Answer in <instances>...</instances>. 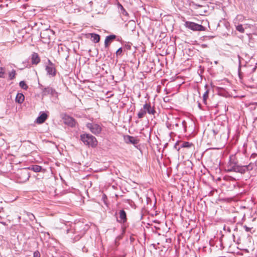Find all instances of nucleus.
<instances>
[{"label":"nucleus","instance_id":"ddd939ff","mask_svg":"<svg viewBox=\"0 0 257 257\" xmlns=\"http://www.w3.org/2000/svg\"><path fill=\"white\" fill-rule=\"evenodd\" d=\"M91 35V40L94 43H98L100 41V36L96 34L91 33L90 34Z\"/></svg>","mask_w":257,"mask_h":257},{"label":"nucleus","instance_id":"f8f14e48","mask_svg":"<svg viewBox=\"0 0 257 257\" xmlns=\"http://www.w3.org/2000/svg\"><path fill=\"white\" fill-rule=\"evenodd\" d=\"M119 220L120 222L124 223L126 221V215L125 212L123 210H121L119 212Z\"/></svg>","mask_w":257,"mask_h":257},{"label":"nucleus","instance_id":"1a4fd4ad","mask_svg":"<svg viewBox=\"0 0 257 257\" xmlns=\"http://www.w3.org/2000/svg\"><path fill=\"white\" fill-rule=\"evenodd\" d=\"M48 115L45 113H42L40 116L37 117L36 122L38 124H42L45 122V121L47 119Z\"/></svg>","mask_w":257,"mask_h":257},{"label":"nucleus","instance_id":"a878e982","mask_svg":"<svg viewBox=\"0 0 257 257\" xmlns=\"http://www.w3.org/2000/svg\"><path fill=\"white\" fill-rule=\"evenodd\" d=\"M47 32L45 31L41 34V37L42 39H45V36L47 35Z\"/></svg>","mask_w":257,"mask_h":257},{"label":"nucleus","instance_id":"9b49d317","mask_svg":"<svg viewBox=\"0 0 257 257\" xmlns=\"http://www.w3.org/2000/svg\"><path fill=\"white\" fill-rule=\"evenodd\" d=\"M116 38V36L114 35H109L107 36L104 42L105 47H108L110 44Z\"/></svg>","mask_w":257,"mask_h":257},{"label":"nucleus","instance_id":"0eeeda50","mask_svg":"<svg viewBox=\"0 0 257 257\" xmlns=\"http://www.w3.org/2000/svg\"><path fill=\"white\" fill-rule=\"evenodd\" d=\"M64 123L70 126L73 127L75 125V119L68 115H65L63 118Z\"/></svg>","mask_w":257,"mask_h":257},{"label":"nucleus","instance_id":"f03ea898","mask_svg":"<svg viewBox=\"0 0 257 257\" xmlns=\"http://www.w3.org/2000/svg\"><path fill=\"white\" fill-rule=\"evenodd\" d=\"M147 112L150 114H154L156 112L154 108H152L150 103H146L143 106V108L141 109L138 113V117L139 118H143Z\"/></svg>","mask_w":257,"mask_h":257},{"label":"nucleus","instance_id":"aec40b11","mask_svg":"<svg viewBox=\"0 0 257 257\" xmlns=\"http://www.w3.org/2000/svg\"><path fill=\"white\" fill-rule=\"evenodd\" d=\"M236 29L240 33H244V29L242 25H238L236 27Z\"/></svg>","mask_w":257,"mask_h":257},{"label":"nucleus","instance_id":"9d476101","mask_svg":"<svg viewBox=\"0 0 257 257\" xmlns=\"http://www.w3.org/2000/svg\"><path fill=\"white\" fill-rule=\"evenodd\" d=\"M31 61L33 64L37 65L40 62V58L37 53H33L31 56Z\"/></svg>","mask_w":257,"mask_h":257},{"label":"nucleus","instance_id":"f257e3e1","mask_svg":"<svg viewBox=\"0 0 257 257\" xmlns=\"http://www.w3.org/2000/svg\"><path fill=\"white\" fill-rule=\"evenodd\" d=\"M80 139L85 145L89 147L95 148L97 146V139L91 135L88 134H82L80 136Z\"/></svg>","mask_w":257,"mask_h":257},{"label":"nucleus","instance_id":"dca6fc26","mask_svg":"<svg viewBox=\"0 0 257 257\" xmlns=\"http://www.w3.org/2000/svg\"><path fill=\"white\" fill-rule=\"evenodd\" d=\"M193 144L191 143H189L188 142H183L181 146V148H191V147H193Z\"/></svg>","mask_w":257,"mask_h":257},{"label":"nucleus","instance_id":"6e6552de","mask_svg":"<svg viewBox=\"0 0 257 257\" xmlns=\"http://www.w3.org/2000/svg\"><path fill=\"white\" fill-rule=\"evenodd\" d=\"M124 140L126 144H132L133 145L137 144L139 141L137 138L128 135L124 137Z\"/></svg>","mask_w":257,"mask_h":257},{"label":"nucleus","instance_id":"b1692460","mask_svg":"<svg viewBox=\"0 0 257 257\" xmlns=\"http://www.w3.org/2000/svg\"><path fill=\"white\" fill-rule=\"evenodd\" d=\"M122 49H121V48H119V49L117 50V51H116V55H121V53H122Z\"/></svg>","mask_w":257,"mask_h":257},{"label":"nucleus","instance_id":"cd10ccee","mask_svg":"<svg viewBox=\"0 0 257 257\" xmlns=\"http://www.w3.org/2000/svg\"><path fill=\"white\" fill-rule=\"evenodd\" d=\"M118 6H119V7L120 8L121 10L123 11L124 12H125L123 7H122V6L121 5L119 4Z\"/></svg>","mask_w":257,"mask_h":257},{"label":"nucleus","instance_id":"393cba45","mask_svg":"<svg viewBox=\"0 0 257 257\" xmlns=\"http://www.w3.org/2000/svg\"><path fill=\"white\" fill-rule=\"evenodd\" d=\"M34 257H40V253L39 251H36L34 252Z\"/></svg>","mask_w":257,"mask_h":257},{"label":"nucleus","instance_id":"4468645a","mask_svg":"<svg viewBox=\"0 0 257 257\" xmlns=\"http://www.w3.org/2000/svg\"><path fill=\"white\" fill-rule=\"evenodd\" d=\"M25 96L22 93H18L16 97V101L22 103L24 101Z\"/></svg>","mask_w":257,"mask_h":257},{"label":"nucleus","instance_id":"412c9836","mask_svg":"<svg viewBox=\"0 0 257 257\" xmlns=\"http://www.w3.org/2000/svg\"><path fill=\"white\" fill-rule=\"evenodd\" d=\"M253 166H254V165L252 163H250L248 165H245V167H246L247 171H249V170H252L253 168Z\"/></svg>","mask_w":257,"mask_h":257},{"label":"nucleus","instance_id":"6ab92c4d","mask_svg":"<svg viewBox=\"0 0 257 257\" xmlns=\"http://www.w3.org/2000/svg\"><path fill=\"white\" fill-rule=\"evenodd\" d=\"M20 86L25 90H27L28 88L27 84L24 81H22L19 83Z\"/></svg>","mask_w":257,"mask_h":257},{"label":"nucleus","instance_id":"423d86ee","mask_svg":"<svg viewBox=\"0 0 257 257\" xmlns=\"http://www.w3.org/2000/svg\"><path fill=\"white\" fill-rule=\"evenodd\" d=\"M46 70L48 74L54 76L56 75V70L54 65L50 61L49 64L46 67Z\"/></svg>","mask_w":257,"mask_h":257},{"label":"nucleus","instance_id":"4be33fe9","mask_svg":"<svg viewBox=\"0 0 257 257\" xmlns=\"http://www.w3.org/2000/svg\"><path fill=\"white\" fill-rule=\"evenodd\" d=\"M16 75V71L15 70H13L11 72L9 73V77L10 79H13L15 77Z\"/></svg>","mask_w":257,"mask_h":257},{"label":"nucleus","instance_id":"2eb2a0df","mask_svg":"<svg viewBox=\"0 0 257 257\" xmlns=\"http://www.w3.org/2000/svg\"><path fill=\"white\" fill-rule=\"evenodd\" d=\"M30 169L35 172H39L42 169V167L39 165H33L29 168Z\"/></svg>","mask_w":257,"mask_h":257},{"label":"nucleus","instance_id":"5701e85b","mask_svg":"<svg viewBox=\"0 0 257 257\" xmlns=\"http://www.w3.org/2000/svg\"><path fill=\"white\" fill-rule=\"evenodd\" d=\"M5 74V69L3 67H0V77H4Z\"/></svg>","mask_w":257,"mask_h":257},{"label":"nucleus","instance_id":"20e7f679","mask_svg":"<svg viewBox=\"0 0 257 257\" xmlns=\"http://www.w3.org/2000/svg\"><path fill=\"white\" fill-rule=\"evenodd\" d=\"M87 127L94 135L99 134L102 131L101 126L95 122H89L86 124Z\"/></svg>","mask_w":257,"mask_h":257},{"label":"nucleus","instance_id":"a211bd4d","mask_svg":"<svg viewBox=\"0 0 257 257\" xmlns=\"http://www.w3.org/2000/svg\"><path fill=\"white\" fill-rule=\"evenodd\" d=\"M209 90L207 89L203 95V100L204 103L206 104V101L208 98Z\"/></svg>","mask_w":257,"mask_h":257},{"label":"nucleus","instance_id":"7ed1b4c3","mask_svg":"<svg viewBox=\"0 0 257 257\" xmlns=\"http://www.w3.org/2000/svg\"><path fill=\"white\" fill-rule=\"evenodd\" d=\"M185 26L192 31H204L205 30V28L202 25L189 21L185 22Z\"/></svg>","mask_w":257,"mask_h":257},{"label":"nucleus","instance_id":"bb28decb","mask_svg":"<svg viewBox=\"0 0 257 257\" xmlns=\"http://www.w3.org/2000/svg\"><path fill=\"white\" fill-rule=\"evenodd\" d=\"M244 228H245V230L246 231L249 232V231H250L252 227H248L247 226L245 225V226H244Z\"/></svg>","mask_w":257,"mask_h":257},{"label":"nucleus","instance_id":"39448f33","mask_svg":"<svg viewBox=\"0 0 257 257\" xmlns=\"http://www.w3.org/2000/svg\"><path fill=\"white\" fill-rule=\"evenodd\" d=\"M228 171H234L235 172H239L241 174L244 173L246 170V167L245 166H238L236 165V164H230L229 165V168L228 169Z\"/></svg>","mask_w":257,"mask_h":257},{"label":"nucleus","instance_id":"f3484780","mask_svg":"<svg viewBox=\"0 0 257 257\" xmlns=\"http://www.w3.org/2000/svg\"><path fill=\"white\" fill-rule=\"evenodd\" d=\"M45 92L47 93H50L52 95H54L57 93L55 90L51 87H47L45 89Z\"/></svg>","mask_w":257,"mask_h":257}]
</instances>
